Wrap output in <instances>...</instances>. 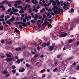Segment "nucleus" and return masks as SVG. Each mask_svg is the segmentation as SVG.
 Returning a JSON list of instances; mask_svg holds the SVG:
<instances>
[{
	"label": "nucleus",
	"mask_w": 79,
	"mask_h": 79,
	"mask_svg": "<svg viewBox=\"0 0 79 79\" xmlns=\"http://www.w3.org/2000/svg\"><path fill=\"white\" fill-rule=\"evenodd\" d=\"M70 31H72L73 30V25H72V26L70 27Z\"/></svg>",
	"instance_id": "nucleus-34"
},
{
	"label": "nucleus",
	"mask_w": 79,
	"mask_h": 79,
	"mask_svg": "<svg viewBox=\"0 0 79 79\" xmlns=\"http://www.w3.org/2000/svg\"><path fill=\"white\" fill-rule=\"evenodd\" d=\"M60 56H61V55H58L57 56V58H60Z\"/></svg>",
	"instance_id": "nucleus-24"
},
{
	"label": "nucleus",
	"mask_w": 79,
	"mask_h": 79,
	"mask_svg": "<svg viewBox=\"0 0 79 79\" xmlns=\"http://www.w3.org/2000/svg\"><path fill=\"white\" fill-rule=\"evenodd\" d=\"M4 18V15H1L0 18Z\"/></svg>",
	"instance_id": "nucleus-50"
},
{
	"label": "nucleus",
	"mask_w": 79,
	"mask_h": 79,
	"mask_svg": "<svg viewBox=\"0 0 79 79\" xmlns=\"http://www.w3.org/2000/svg\"><path fill=\"white\" fill-rule=\"evenodd\" d=\"M15 12H17V11H18V10L16 9H15L14 10V12H15Z\"/></svg>",
	"instance_id": "nucleus-54"
},
{
	"label": "nucleus",
	"mask_w": 79,
	"mask_h": 79,
	"mask_svg": "<svg viewBox=\"0 0 79 79\" xmlns=\"http://www.w3.org/2000/svg\"><path fill=\"white\" fill-rule=\"evenodd\" d=\"M31 3H33V4H37L38 2L36 0H32Z\"/></svg>",
	"instance_id": "nucleus-7"
},
{
	"label": "nucleus",
	"mask_w": 79,
	"mask_h": 79,
	"mask_svg": "<svg viewBox=\"0 0 79 79\" xmlns=\"http://www.w3.org/2000/svg\"><path fill=\"white\" fill-rule=\"evenodd\" d=\"M77 69H79V66H77Z\"/></svg>",
	"instance_id": "nucleus-64"
},
{
	"label": "nucleus",
	"mask_w": 79,
	"mask_h": 79,
	"mask_svg": "<svg viewBox=\"0 0 79 79\" xmlns=\"http://www.w3.org/2000/svg\"><path fill=\"white\" fill-rule=\"evenodd\" d=\"M38 56V55L36 54L35 55V56H34V58H37Z\"/></svg>",
	"instance_id": "nucleus-43"
},
{
	"label": "nucleus",
	"mask_w": 79,
	"mask_h": 79,
	"mask_svg": "<svg viewBox=\"0 0 79 79\" xmlns=\"http://www.w3.org/2000/svg\"><path fill=\"white\" fill-rule=\"evenodd\" d=\"M56 70H57V68H56L55 69H54L53 70V71L54 72H55V71H56Z\"/></svg>",
	"instance_id": "nucleus-35"
},
{
	"label": "nucleus",
	"mask_w": 79,
	"mask_h": 79,
	"mask_svg": "<svg viewBox=\"0 0 79 79\" xmlns=\"http://www.w3.org/2000/svg\"><path fill=\"white\" fill-rule=\"evenodd\" d=\"M47 16H49V18H52V15H50V13H48L47 14Z\"/></svg>",
	"instance_id": "nucleus-14"
},
{
	"label": "nucleus",
	"mask_w": 79,
	"mask_h": 79,
	"mask_svg": "<svg viewBox=\"0 0 79 79\" xmlns=\"http://www.w3.org/2000/svg\"><path fill=\"white\" fill-rule=\"evenodd\" d=\"M52 20L51 19H48V21H50V22H51Z\"/></svg>",
	"instance_id": "nucleus-49"
},
{
	"label": "nucleus",
	"mask_w": 79,
	"mask_h": 79,
	"mask_svg": "<svg viewBox=\"0 0 79 79\" xmlns=\"http://www.w3.org/2000/svg\"><path fill=\"white\" fill-rule=\"evenodd\" d=\"M6 23H7V24H8L9 25L11 24V23L9 22V21H7L6 22Z\"/></svg>",
	"instance_id": "nucleus-27"
},
{
	"label": "nucleus",
	"mask_w": 79,
	"mask_h": 79,
	"mask_svg": "<svg viewBox=\"0 0 79 79\" xmlns=\"http://www.w3.org/2000/svg\"><path fill=\"white\" fill-rule=\"evenodd\" d=\"M55 43H53L52 44V46H51L53 47H55Z\"/></svg>",
	"instance_id": "nucleus-47"
},
{
	"label": "nucleus",
	"mask_w": 79,
	"mask_h": 79,
	"mask_svg": "<svg viewBox=\"0 0 79 79\" xmlns=\"http://www.w3.org/2000/svg\"><path fill=\"white\" fill-rule=\"evenodd\" d=\"M17 63H18V64H19V63H20V60H18Z\"/></svg>",
	"instance_id": "nucleus-45"
},
{
	"label": "nucleus",
	"mask_w": 79,
	"mask_h": 79,
	"mask_svg": "<svg viewBox=\"0 0 79 79\" xmlns=\"http://www.w3.org/2000/svg\"><path fill=\"white\" fill-rule=\"evenodd\" d=\"M26 67H27V68H29V67H30V65H29V64L28 63H27L26 64Z\"/></svg>",
	"instance_id": "nucleus-21"
},
{
	"label": "nucleus",
	"mask_w": 79,
	"mask_h": 79,
	"mask_svg": "<svg viewBox=\"0 0 79 79\" xmlns=\"http://www.w3.org/2000/svg\"><path fill=\"white\" fill-rule=\"evenodd\" d=\"M37 48L38 50L39 51H40V48L39 47H37Z\"/></svg>",
	"instance_id": "nucleus-30"
},
{
	"label": "nucleus",
	"mask_w": 79,
	"mask_h": 79,
	"mask_svg": "<svg viewBox=\"0 0 79 79\" xmlns=\"http://www.w3.org/2000/svg\"><path fill=\"white\" fill-rule=\"evenodd\" d=\"M6 60H7V61H11V60H12V58H7L6 59Z\"/></svg>",
	"instance_id": "nucleus-16"
},
{
	"label": "nucleus",
	"mask_w": 79,
	"mask_h": 79,
	"mask_svg": "<svg viewBox=\"0 0 79 79\" xmlns=\"http://www.w3.org/2000/svg\"><path fill=\"white\" fill-rule=\"evenodd\" d=\"M6 56H7V57H11V54H6Z\"/></svg>",
	"instance_id": "nucleus-18"
},
{
	"label": "nucleus",
	"mask_w": 79,
	"mask_h": 79,
	"mask_svg": "<svg viewBox=\"0 0 79 79\" xmlns=\"http://www.w3.org/2000/svg\"><path fill=\"white\" fill-rule=\"evenodd\" d=\"M21 50V48H15V50L16 51H19V50Z\"/></svg>",
	"instance_id": "nucleus-13"
},
{
	"label": "nucleus",
	"mask_w": 79,
	"mask_h": 79,
	"mask_svg": "<svg viewBox=\"0 0 79 79\" xmlns=\"http://www.w3.org/2000/svg\"><path fill=\"white\" fill-rule=\"evenodd\" d=\"M27 8H29H29L30 7V5L27 4Z\"/></svg>",
	"instance_id": "nucleus-39"
},
{
	"label": "nucleus",
	"mask_w": 79,
	"mask_h": 79,
	"mask_svg": "<svg viewBox=\"0 0 79 79\" xmlns=\"http://www.w3.org/2000/svg\"><path fill=\"white\" fill-rule=\"evenodd\" d=\"M76 44H77V45H79V41H78L77 42Z\"/></svg>",
	"instance_id": "nucleus-51"
},
{
	"label": "nucleus",
	"mask_w": 79,
	"mask_h": 79,
	"mask_svg": "<svg viewBox=\"0 0 79 79\" xmlns=\"http://www.w3.org/2000/svg\"><path fill=\"white\" fill-rule=\"evenodd\" d=\"M26 22V19H23V22Z\"/></svg>",
	"instance_id": "nucleus-57"
},
{
	"label": "nucleus",
	"mask_w": 79,
	"mask_h": 79,
	"mask_svg": "<svg viewBox=\"0 0 79 79\" xmlns=\"http://www.w3.org/2000/svg\"><path fill=\"white\" fill-rule=\"evenodd\" d=\"M15 25H19V24H22V23H21V22H15Z\"/></svg>",
	"instance_id": "nucleus-9"
},
{
	"label": "nucleus",
	"mask_w": 79,
	"mask_h": 79,
	"mask_svg": "<svg viewBox=\"0 0 79 79\" xmlns=\"http://www.w3.org/2000/svg\"><path fill=\"white\" fill-rule=\"evenodd\" d=\"M19 27H23V26H22V25L21 24H19Z\"/></svg>",
	"instance_id": "nucleus-37"
},
{
	"label": "nucleus",
	"mask_w": 79,
	"mask_h": 79,
	"mask_svg": "<svg viewBox=\"0 0 79 79\" xmlns=\"http://www.w3.org/2000/svg\"><path fill=\"white\" fill-rule=\"evenodd\" d=\"M58 7L56 6H53V7L52 8V10L53 11L54 10H58Z\"/></svg>",
	"instance_id": "nucleus-6"
},
{
	"label": "nucleus",
	"mask_w": 79,
	"mask_h": 79,
	"mask_svg": "<svg viewBox=\"0 0 79 79\" xmlns=\"http://www.w3.org/2000/svg\"><path fill=\"white\" fill-rule=\"evenodd\" d=\"M12 10H13V11L14 12V11L15 10V8H14V7H12Z\"/></svg>",
	"instance_id": "nucleus-48"
},
{
	"label": "nucleus",
	"mask_w": 79,
	"mask_h": 79,
	"mask_svg": "<svg viewBox=\"0 0 79 79\" xmlns=\"http://www.w3.org/2000/svg\"><path fill=\"white\" fill-rule=\"evenodd\" d=\"M63 9H60V12H63Z\"/></svg>",
	"instance_id": "nucleus-60"
},
{
	"label": "nucleus",
	"mask_w": 79,
	"mask_h": 79,
	"mask_svg": "<svg viewBox=\"0 0 79 79\" xmlns=\"http://www.w3.org/2000/svg\"><path fill=\"white\" fill-rule=\"evenodd\" d=\"M67 35V33H62L60 35V37H66V36Z\"/></svg>",
	"instance_id": "nucleus-5"
},
{
	"label": "nucleus",
	"mask_w": 79,
	"mask_h": 79,
	"mask_svg": "<svg viewBox=\"0 0 79 79\" xmlns=\"http://www.w3.org/2000/svg\"><path fill=\"white\" fill-rule=\"evenodd\" d=\"M76 62H74L73 64V66H76Z\"/></svg>",
	"instance_id": "nucleus-31"
},
{
	"label": "nucleus",
	"mask_w": 79,
	"mask_h": 79,
	"mask_svg": "<svg viewBox=\"0 0 79 79\" xmlns=\"http://www.w3.org/2000/svg\"><path fill=\"white\" fill-rule=\"evenodd\" d=\"M50 44V42H48L47 43H44L42 44V47H45L46 46H49Z\"/></svg>",
	"instance_id": "nucleus-1"
},
{
	"label": "nucleus",
	"mask_w": 79,
	"mask_h": 79,
	"mask_svg": "<svg viewBox=\"0 0 79 79\" xmlns=\"http://www.w3.org/2000/svg\"><path fill=\"white\" fill-rule=\"evenodd\" d=\"M6 77H9L10 76V74H7L6 75Z\"/></svg>",
	"instance_id": "nucleus-38"
},
{
	"label": "nucleus",
	"mask_w": 79,
	"mask_h": 79,
	"mask_svg": "<svg viewBox=\"0 0 79 79\" xmlns=\"http://www.w3.org/2000/svg\"><path fill=\"white\" fill-rule=\"evenodd\" d=\"M49 2H50V3H52V5H53V6H56V5L57 3L56 2H55V1L53 0H50Z\"/></svg>",
	"instance_id": "nucleus-3"
},
{
	"label": "nucleus",
	"mask_w": 79,
	"mask_h": 79,
	"mask_svg": "<svg viewBox=\"0 0 79 79\" xmlns=\"http://www.w3.org/2000/svg\"><path fill=\"white\" fill-rule=\"evenodd\" d=\"M63 50H66V48L64 47L63 48Z\"/></svg>",
	"instance_id": "nucleus-55"
},
{
	"label": "nucleus",
	"mask_w": 79,
	"mask_h": 79,
	"mask_svg": "<svg viewBox=\"0 0 79 79\" xmlns=\"http://www.w3.org/2000/svg\"><path fill=\"white\" fill-rule=\"evenodd\" d=\"M15 19V18L14 17H13L11 19H10L9 20L10 21H13Z\"/></svg>",
	"instance_id": "nucleus-11"
},
{
	"label": "nucleus",
	"mask_w": 79,
	"mask_h": 79,
	"mask_svg": "<svg viewBox=\"0 0 79 79\" xmlns=\"http://www.w3.org/2000/svg\"><path fill=\"white\" fill-rule=\"evenodd\" d=\"M56 2L57 3V5H60V2L59 1V0H56Z\"/></svg>",
	"instance_id": "nucleus-22"
},
{
	"label": "nucleus",
	"mask_w": 79,
	"mask_h": 79,
	"mask_svg": "<svg viewBox=\"0 0 79 79\" xmlns=\"http://www.w3.org/2000/svg\"><path fill=\"white\" fill-rule=\"evenodd\" d=\"M12 68H13V69H15V68H16V66L15 65H13L12 66Z\"/></svg>",
	"instance_id": "nucleus-40"
},
{
	"label": "nucleus",
	"mask_w": 79,
	"mask_h": 79,
	"mask_svg": "<svg viewBox=\"0 0 79 79\" xmlns=\"http://www.w3.org/2000/svg\"><path fill=\"white\" fill-rule=\"evenodd\" d=\"M23 60H24V59H21L20 60V61H21V62H22Z\"/></svg>",
	"instance_id": "nucleus-56"
},
{
	"label": "nucleus",
	"mask_w": 79,
	"mask_h": 79,
	"mask_svg": "<svg viewBox=\"0 0 79 79\" xmlns=\"http://www.w3.org/2000/svg\"><path fill=\"white\" fill-rule=\"evenodd\" d=\"M68 42L69 43H72V42H73V40H69Z\"/></svg>",
	"instance_id": "nucleus-26"
},
{
	"label": "nucleus",
	"mask_w": 79,
	"mask_h": 79,
	"mask_svg": "<svg viewBox=\"0 0 79 79\" xmlns=\"http://www.w3.org/2000/svg\"><path fill=\"white\" fill-rule=\"evenodd\" d=\"M69 79H74V78H73V77H70Z\"/></svg>",
	"instance_id": "nucleus-62"
},
{
	"label": "nucleus",
	"mask_w": 79,
	"mask_h": 79,
	"mask_svg": "<svg viewBox=\"0 0 79 79\" xmlns=\"http://www.w3.org/2000/svg\"><path fill=\"white\" fill-rule=\"evenodd\" d=\"M10 10H11V9H8L7 10L8 12V13H9V12H10Z\"/></svg>",
	"instance_id": "nucleus-52"
},
{
	"label": "nucleus",
	"mask_w": 79,
	"mask_h": 79,
	"mask_svg": "<svg viewBox=\"0 0 79 79\" xmlns=\"http://www.w3.org/2000/svg\"><path fill=\"white\" fill-rule=\"evenodd\" d=\"M54 49V47L52 46H50L49 48V50L50 51H52Z\"/></svg>",
	"instance_id": "nucleus-8"
},
{
	"label": "nucleus",
	"mask_w": 79,
	"mask_h": 79,
	"mask_svg": "<svg viewBox=\"0 0 79 79\" xmlns=\"http://www.w3.org/2000/svg\"><path fill=\"white\" fill-rule=\"evenodd\" d=\"M64 8L66 10H68L69 9V7H67V8H65V7H64Z\"/></svg>",
	"instance_id": "nucleus-46"
},
{
	"label": "nucleus",
	"mask_w": 79,
	"mask_h": 79,
	"mask_svg": "<svg viewBox=\"0 0 79 79\" xmlns=\"http://www.w3.org/2000/svg\"><path fill=\"white\" fill-rule=\"evenodd\" d=\"M25 70V69H19V72H20V73H21V72H24V70Z\"/></svg>",
	"instance_id": "nucleus-12"
},
{
	"label": "nucleus",
	"mask_w": 79,
	"mask_h": 79,
	"mask_svg": "<svg viewBox=\"0 0 79 79\" xmlns=\"http://www.w3.org/2000/svg\"><path fill=\"white\" fill-rule=\"evenodd\" d=\"M3 29V27H0V31H2Z\"/></svg>",
	"instance_id": "nucleus-61"
},
{
	"label": "nucleus",
	"mask_w": 79,
	"mask_h": 79,
	"mask_svg": "<svg viewBox=\"0 0 79 79\" xmlns=\"http://www.w3.org/2000/svg\"><path fill=\"white\" fill-rule=\"evenodd\" d=\"M60 10H61V8H59L58 10V11H57V13L58 14L60 13Z\"/></svg>",
	"instance_id": "nucleus-19"
},
{
	"label": "nucleus",
	"mask_w": 79,
	"mask_h": 79,
	"mask_svg": "<svg viewBox=\"0 0 79 79\" xmlns=\"http://www.w3.org/2000/svg\"><path fill=\"white\" fill-rule=\"evenodd\" d=\"M58 10H54V13L55 14H56V13H58V11H57Z\"/></svg>",
	"instance_id": "nucleus-29"
},
{
	"label": "nucleus",
	"mask_w": 79,
	"mask_h": 79,
	"mask_svg": "<svg viewBox=\"0 0 79 79\" xmlns=\"http://www.w3.org/2000/svg\"><path fill=\"white\" fill-rule=\"evenodd\" d=\"M48 11L49 12V11H52V10L51 9H49L48 10Z\"/></svg>",
	"instance_id": "nucleus-41"
},
{
	"label": "nucleus",
	"mask_w": 79,
	"mask_h": 79,
	"mask_svg": "<svg viewBox=\"0 0 79 79\" xmlns=\"http://www.w3.org/2000/svg\"><path fill=\"white\" fill-rule=\"evenodd\" d=\"M25 18L26 19H27V21H28L29 20V18L27 17V16H25Z\"/></svg>",
	"instance_id": "nucleus-25"
},
{
	"label": "nucleus",
	"mask_w": 79,
	"mask_h": 79,
	"mask_svg": "<svg viewBox=\"0 0 79 79\" xmlns=\"http://www.w3.org/2000/svg\"><path fill=\"white\" fill-rule=\"evenodd\" d=\"M35 17L34 15H32V17L33 18H34V20H35L37 19V18H38V15H37V14H35Z\"/></svg>",
	"instance_id": "nucleus-4"
},
{
	"label": "nucleus",
	"mask_w": 79,
	"mask_h": 79,
	"mask_svg": "<svg viewBox=\"0 0 79 79\" xmlns=\"http://www.w3.org/2000/svg\"><path fill=\"white\" fill-rule=\"evenodd\" d=\"M43 18H46V15H43Z\"/></svg>",
	"instance_id": "nucleus-44"
},
{
	"label": "nucleus",
	"mask_w": 79,
	"mask_h": 79,
	"mask_svg": "<svg viewBox=\"0 0 79 79\" xmlns=\"http://www.w3.org/2000/svg\"><path fill=\"white\" fill-rule=\"evenodd\" d=\"M27 5H26L25 7H24V10H26V8H27Z\"/></svg>",
	"instance_id": "nucleus-32"
},
{
	"label": "nucleus",
	"mask_w": 79,
	"mask_h": 79,
	"mask_svg": "<svg viewBox=\"0 0 79 79\" xmlns=\"http://www.w3.org/2000/svg\"><path fill=\"white\" fill-rule=\"evenodd\" d=\"M16 2L17 4L18 5H19L21 3V1H18Z\"/></svg>",
	"instance_id": "nucleus-10"
},
{
	"label": "nucleus",
	"mask_w": 79,
	"mask_h": 79,
	"mask_svg": "<svg viewBox=\"0 0 79 79\" xmlns=\"http://www.w3.org/2000/svg\"><path fill=\"white\" fill-rule=\"evenodd\" d=\"M13 11H11L10 13H9V16H11L12 15H13Z\"/></svg>",
	"instance_id": "nucleus-17"
},
{
	"label": "nucleus",
	"mask_w": 79,
	"mask_h": 79,
	"mask_svg": "<svg viewBox=\"0 0 79 79\" xmlns=\"http://www.w3.org/2000/svg\"><path fill=\"white\" fill-rule=\"evenodd\" d=\"M1 43H2V44H4V40H2L1 41Z\"/></svg>",
	"instance_id": "nucleus-63"
},
{
	"label": "nucleus",
	"mask_w": 79,
	"mask_h": 79,
	"mask_svg": "<svg viewBox=\"0 0 79 79\" xmlns=\"http://www.w3.org/2000/svg\"><path fill=\"white\" fill-rule=\"evenodd\" d=\"M12 72L13 73H16L15 70H12Z\"/></svg>",
	"instance_id": "nucleus-33"
},
{
	"label": "nucleus",
	"mask_w": 79,
	"mask_h": 79,
	"mask_svg": "<svg viewBox=\"0 0 79 79\" xmlns=\"http://www.w3.org/2000/svg\"><path fill=\"white\" fill-rule=\"evenodd\" d=\"M52 16H55V14L53 12H52Z\"/></svg>",
	"instance_id": "nucleus-59"
},
{
	"label": "nucleus",
	"mask_w": 79,
	"mask_h": 79,
	"mask_svg": "<svg viewBox=\"0 0 79 79\" xmlns=\"http://www.w3.org/2000/svg\"><path fill=\"white\" fill-rule=\"evenodd\" d=\"M0 8H2V10H5V8L4 7V6H0Z\"/></svg>",
	"instance_id": "nucleus-15"
},
{
	"label": "nucleus",
	"mask_w": 79,
	"mask_h": 79,
	"mask_svg": "<svg viewBox=\"0 0 79 79\" xmlns=\"http://www.w3.org/2000/svg\"><path fill=\"white\" fill-rule=\"evenodd\" d=\"M31 23H34V24H35V21L31 20V21H30Z\"/></svg>",
	"instance_id": "nucleus-23"
},
{
	"label": "nucleus",
	"mask_w": 79,
	"mask_h": 79,
	"mask_svg": "<svg viewBox=\"0 0 79 79\" xmlns=\"http://www.w3.org/2000/svg\"><path fill=\"white\" fill-rule=\"evenodd\" d=\"M50 26H51V24H50V23L49 24L48 26V28H49V27H50Z\"/></svg>",
	"instance_id": "nucleus-36"
},
{
	"label": "nucleus",
	"mask_w": 79,
	"mask_h": 79,
	"mask_svg": "<svg viewBox=\"0 0 79 79\" xmlns=\"http://www.w3.org/2000/svg\"><path fill=\"white\" fill-rule=\"evenodd\" d=\"M4 74H8V72L6 71L4 72Z\"/></svg>",
	"instance_id": "nucleus-53"
},
{
	"label": "nucleus",
	"mask_w": 79,
	"mask_h": 79,
	"mask_svg": "<svg viewBox=\"0 0 79 79\" xmlns=\"http://www.w3.org/2000/svg\"><path fill=\"white\" fill-rule=\"evenodd\" d=\"M21 24L22 26H26L27 25L28 26H30L31 25V23L29 22H28L27 23V24L26 23L22 22V23Z\"/></svg>",
	"instance_id": "nucleus-2"
},
{
	"label": "nucleus",
	"mask_w": 79,
	"mask_h": 79,
	"mask_svg": "<svg viewBox=\"0 0 79 79\" xmlns=\"http://www.w3.org/2000/svg\"><path fill=\"white\" fill-rule=\"evenodd\" d=\"M45 72V69H44L42 70H41V72L42 73H44V72Z\"/></svg>",
	"instance_id": "nucleus-20"
},
{
	"label": "nucleus",
	"mask_w": 79,
	"mask_h": 79,
	"mask_svg": "<svg viewBox=\"0 0 79 79\" xmlns=\"http://www.w3.org/2000/svg\"><path fill=\"white\" fill-rule=\"evenodd\" d=\"M72 58H73L72 57H70L69 58V60H71V59H72Z\"/></svg>",
	"instance_id": "nucleus-58"
},
{
	"label": "nucleus",
	"mask_w": 79,
	"mask_h": 79,
	"mask_svg": "<svg viewBox=\"0 0 79 79\" xmlns=\"http://www.w3.org/2000/svg\"><path fill=\"white\" fill-rule=\"evenodd\" d=\"M71 12H74V9L73 8L71 9Z\"/></svg>",
	"instance_id": "nucleus-42"
},
{
	"label": "nucleus",
	"mask_w": 79,
	"mask_h": 79,
	"mask_svg": "<svg viewBox=\"0 0 79 79\" xmlns=\"http://www.w3.org/2000/svg\"><path fill=\"white\" fill-rule=\"evenodd\" d=\"M2 3H7V1L6 0L3 1L2 2Z\"/></svg>",
	"instance_id": "nucleus-28"
}]
</instances>
